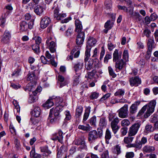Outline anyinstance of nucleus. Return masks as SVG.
<instances>
[{
	"label": "nucleus",
	"mask_w": 158,
	"mask_h": 158,
	"mask_svg": "<svg viewBox=\"0 0 158 158\" xmlns=\"http://www.w3.org/2000/svg\"><path fill=\"white\" fill-rule=\"evenodd\" d=\"M114 151L115 153L117 155L120 154L121 152L120 146L119 145H116L114 148Z\"/></svg>",
	"instance_id": "obj_61"
},
{
	"label": "nucleus",
	"mask_w": 158,
	"mask_h": 158,
	"mask_svg": "<svg viewBox=\"0 0 158 158\" xmlns=\"http://www.w3.org/2000/svg\"><path fill=\"white\" fill-rule=\"evenodd\" d=\"M44 10V8L43 6L37 5L34 8V11L37 15L40 16L43 14Z\"/></svg>",
	"instance_id": "obj_21"
},
{
	"label": "nucleus",
	"mask_w": 158,
	"mask_h": 158,
	"mask_svg": "<svg viewBox=\"0 0 158 158\" xmlns=\"http://www.w3.org/2000/svg\"><path fill=\"white\" fill-rule=\"evenodd\" d=\"M99 95V94L96 92H94L91 94V95L89 96V98L91 99H94L97 98Z\"/></svg>",
	"instance_id": "obj_51"
},
{
	"label": "nucleus",
	"mask_w": 158,
	"mask_h": 158,
	"mask_svg": "<svg viewBox=\"0 0 158 158\" xmlns=\"http://www.w3.org/2000/svg\"><path fill=\"white\" fill-rule=\"evenodd\" d=\"M81 74L78 73H76V74L73 77V85H77L80 82L79 77Z\"/></svg>",
	"instance_id": "obj_35"
},
{
	"label": "nucleus",
	"mask_w": 158,
	"mask_h": 158,
	"mask_svg": "<svg viewBox=\"0 0 158 158\" xmlns=\"http://www.w3.org/2000/svg\"><path fill=\"white\" fill-rule=\"evenodd\" d=\"M11 37V31L6 30L0 37L1 42L3 44H8L9 43Z\"/></svg>",
	"instance_id": "obj_7"
},
{
	"label": "nucleus",
	"mask_w": 158,
	"mask_h": 158,
	"mask_svg": "<svg viewBox=\"0 0 158 158\" xmlns=\"http://www.w3.org/2000/svg\"><path fill=\"white\" fill-rule=\"evenodd\" d=\"M98 132L95 130H93L89 132L88 134V140L90 143L98 139L101 138L103 134L102 128L100 127L97 129Z\"/></svg>",
	"instance_id": "obj_3"
},
{
	"label": "nucleus",
	"mask_w": 158,
	"mask_h": 158,
	"mask_svg": "<svg viewBox=\"0 0 158 158\" xmlns=\"http://www.w3.org/2000/svg\"><path fill=\"white\" fill-rule=\"evenodd\" d=\"M52 9H54L53 11L54 18L57 20H61L62 19L66 16L65 14L60 13V10L58 6H55L52 7Z\"/></svg>",
	"instance_id": "obj_8"
},
{
	"label": "nucleus",
	"mask_w": 158,
	"mask_h": 158,
	"mask_svg": "<svg viewBox=\"0 0 158 158\" xmlns=\"http://www.w3.org/2000/svg\"><path fill=\"white\" fill-rule=\"evenodd\" d=\"M112 58L111 55L109 54H106L104 58V62L105 63L107 64L108 60Z\"/></svg>",
	"instance_id": "obj_60"
},
{
	"label": "nucleus",
	"mask_w": 158,
	"mask_h": 158,
	"mask_svg": "<svg viewBox=\"0 0 158 158\" xmlns=\"http://www.w3.org/2000/svg\"><path fill=\"white\" fill-rule=\"evenodd\" d=\"M40 60L42 63L44 64H49L50 61L48 60L46 58L43 56H42L40 58Z\"/></svg>",
	"instance_id": "obj_59"
},
{
	"label": "nucleus",
	"mask_w": 158,
	"mask_h": 158,
	"mask_svg": "<svg viewBox=\"0 0 158 158\" xmlns=\"http://www.w3.org/2000/svg\"><path fill=\"white\" fill-rule=\"evenodd\" d=\"M13 104L15 106V109L16 110L17 112L19 113L20 111V108L17 101L16 100H14Z\"/></svg>",
	"instance_id": "obj_49"
},
{
	"label": "nucleus",
	"mask_w": 158,
	"mask_h": 158,
	"mask_svg": "<svg viewBox=\"0 0 158 158\" xmlns=\"http://www.w3.org/2000/svg\"><path fill=\"white\" fill-rule=\"evenodd\" d=\"M75 24L76 27L75 31L77 33H80L82 32H84L82 31V26L81 22L78 19L76 20L75 22Z\"/></svg>",
	"instance_id": "obj_22"
},
{
	"label": "nucleus",
	"mask_w": 158,
	"mask_h": 158,
	"mask_svg": "<svg viewBox=\"0 0 158 158\" xmlns=\"http://www.w3.org/2000/svg\"><path fill=\"white\" fill-rule=\"evenodd\" d=\"M77 33L76 43L77 45H80L83 44L85 39V32H82Z\"/></svg>",
	"instance_id": "obj_16"
},
{
	"label": "nucleus",
	"mask_w": 158,
	"mask_h": 158,
	"mask_svg": "<svg viewBox=\"0 0 158 158\" xmlns=\"http://www.w3.org/2000/svg\"><path fill=\"white\" fill-rule=\"evenodd\" d=\"M88 60L85 61V58L84 61L85 62V67L86 70L88 71H89L93 69H95L96 68H98V63L97 64H93V61L92 60H89L88 61Z\"/></svg>",
	"instance_id": "obj_11"
},
{
	"label": "nucleus",
	"mask_w": 158,
	"mask_h": 158,
	"mask_svg": "<svg viewBox=\"0 0 158 158\" xmlns=\"http://www.w3.org/2000/svg\"><path fill=\"white\" fill-rule=\"evenodd\" d=\"M135 154L133 152H128L126 153L125 156L126 158H133Z\"/></svg>",
	"instance_id": "obj_56"
},
{
	"label": "nucleus",
	"mask_w": 158,
	"mask_h": 158,
	"mask_svg": "<svg viewBox=\"0 0 158 158\" xmlns=\"http://www.w3.org/2000/svg\"><path fill=\"white\" fill-rule=\"evenodd\" d=\"M63 106L62 105L57 106L55 108H52L50 110L49 117L50 118L53 117V114L56 118L60 117V113L62 110Z\"/></svg>",
	"instance_id": "obj_5"
},
{
	"label": "nucleus",
	"mask_w": 158,
	"mask_h": 158,
	"mask_svg": "<svg viewBox=\"0 0 158 158\" xmlns=\"http://www.w3.org/2000/svg\"><path fill=\"white\" fill-rule=\"evenodd\" d=\"M40 149L41 152L43 153L42 156L44 157L48 156L52 153L48 149L47 147H41L40 148Z\"/></svg>",
	"instance_id": "obj_26"
},
{
	"label": "nucleus",
	"mask_w": 158,
	"mask_h": 158,
	"mask_svg": "<svg viewBox=\"0 0 158 158\" xmlns=\"http://www.w3.org/2000/svg\"><path fill=\"white\" fill-rule=\"evenodd\" d=\"M97 71L95 69H93L91 72L87 73L85 77L90 79L92 78L95 75Z\"/></svg>",
	"instance_id": "obj_36"
},
{
	"label": "nucleus",
	"mask_w": 158,
	"mask_h": 158,
	"mask_svg": "<svg viewBox=\"0 0 158 158\" xmlns=\"http://www.w3.org/2000/svg\"><path fill=\"white\" fill-rule=\"evenodd\" d=\"M53 102L55 103L57 106L61 105H60L63 102V99L62 98L60 97H55L54 96L51 97Z\"/></svg>",
	"instance_id": "obj_29"
},
{
	"label": "nucleus",
	"mask_w": 158,
	"mask_h": 158,
	"mask_svg": "<svg viewBox=\"0 0 158 158\" xmlns=\"http://www.w3.org/2000/svg\"><path fill=\"white\" fill-rule=\"evenodd\" d=\"M155 150L154 147L149 145H146L143 146L142 151L144 154L150 153L153 152Z\"/></svg>",
	"instance_id": "obj_24"
},
{
	"label": "nucleus",
	"mask_w": 158,
	"mask_h": 158,
	"mask_svg": "<svg viewBox=\"0 0 158 158\" xmlns=\"http://www.w3.org/2000/svg\"><path fill=\"white\" fill-rule=\"evenodd\" d=\"M129 81L131 86H137L140 84L141 82L140 78L138 76H135L130 78Z\"/></svg>",
	"instance_id": "obj_12"
},
{
	"label": "nucleus",
	"mask_w": 158,
	"mask_h": 158,
	"mask_svg": "<svg viewBox=\"0 0 158 158\" xmlns=\"http://www.w3.org/2000/svg\"><path fill=\"white\" fill-rule=\"evenodd\" d=\"M107 125V122L105 119H100L99 122V125L102 128L103 127H106Z\"/></svg>",
	"instance_id": "obj_46"
},
{
	"label": "nucleus",
	"mask_w": 158,
	"mask_h": 158,
	"mask_svg": "<svg viewBox=\"0 0 158 158\" xmlns=\"http://www.w3.org/2000/svg\"><path fill=\"white\" fill-rule=\"evenodd\" d=\"M73 28L69 27L65 31V35L67 37H70L73 35Z\"/></svg>",
	"instance_id": "obj_39"
},
{
	"label": "nucleus",
	"mask_w": 158,
	"mask_h": 158,
	"mask_svg": "<svg viewBox=\"0 0 158 158\" xmlns=\"http://www.w3.org/2000/svg\"><path fill=\"white\" fill-rule=\"evenodd\" d=\"M14 144H15V147L17 150H19L20 148V145L19 141L17 139H15L14 141Z\"/></svg>",
	"instance_id": "obj_54"
},
{
	"label": "nucleus",
	"mask_w": 158,
	"mask_h": 158,
	"mask_svg": "<svg viewBox=\"0 0 158 158\" xmlns=\"http://www.w3.org/2000/svg\"><path fill=\"white\" fill-rule=\"evenodd\" d=\"M76 51V48H73L70 52V55L67 56V59L68 60H72L73 59V54Z\"/></svg>",
	"instance_id": "obj_47"
},
{
	"label": "nucleus",
	"mask_w": 158,
	"mask_h": 158,
	"mask_svg": "<svg viewBox=\"0 0 158 158\" xmlns=\"http://www.w3.org/2000/svg\"><path fill=\"white\" fill-rule=\"evenodd\" d=\"M63 134L61 131L59 130L58 133H55L53 135V137L51 139L53 140H58L61 143L63 138Z\"/></svg>",
	"instance_id": "obj_18"
},
{
	"label": "nucleus",
	"mask_w": 158,
	"mask_h": 158,
	"mask_svg": "<svg viewBox=\"0 0 158 158\" xmlns=\"http://www.w3.org/2000/svg\"><path fill=\"white\" fill-rule=\"evenodd\" d=\"M83 66V62L82 61H78L74 64L73 68L76 73H79L81 74Z\"/></svg>",
	"instance_id": "obj_14"
},
{
	"label": "nucleus",
	"mask_w": 158,
	"mask_h": 158,
	"mask_svg": "<svg viewBox=\"0 0 158 158\" xmlns=\"http://www.w3.org/2000/svg\"><path fill=\"white\" fill-rule=\"evenodd\" d=\"M119 122L118 119H113L111 122V127L114 134L117 133L119 128L118 125Z\"/></svg>",
	"instance_id": "obj_15"
},
{
	"label": "nucleus",
	"mask_w": 158,
	"mask_h": 158,
	"mask_svg": "<svg viewBox=\"0 0 158 158\" xmlns=\"http://www.w3.org/2000/svg\"><path fill=\"white\" fill-rule=\"evenodd\" d=\"M30 156L31 157L33 158H41L42 156L41 155L35 153V148L34 147H32L31 150L30 152Z\"/></svg>",
	"instance_id": "obj_30"
},
{
	"label": "nucleus",
	"mask_w": 158,
	"mask_h": 158,
	"mask_svg": "<svg viewBox=\"0 0 158 158\" xmlns=\"http://www.w3.org/2000/svg\"><path fill=\"white\" fill-rule=\"evenodd\" d=\"M34 22L31 20L29 23H27L26 21H21L19 23V30L21 31H26L28 28L31 29L33 27Z\"/></svg>",
	"instance_id": "obj_6"
},
{
	"label": "nucleus",
	"mask_w": 158,
	"mask_h": 158,
	"mask_svg": "<svg viewBox=\"0 0 158 158\" xmlns=\"http://www.w3.org/2000/svg\"><path fill=\"white\" fill-rule=\"evenodd\" d=\"M111 137V132L108 129H107L106 131L105 138L106 139V142L107 143V140L110 139Z\"/></svg>",
	"instance_id": "obj_41"
},
{
	"label": "nucleus",
	"mask_w": 158,
	"mask_h": 158,
	"mask_svg": "<svg viewBox=\"0 0 158 158\" xmlns=\"http://www.w3.org/2000/svg\"><path fill=\"white\" fill-rule=\"evenodd\" d=\"M141 123V121L138 120L132 125L129 128L128 134L130 136H134L137 133Z\"/></svg>",
	"instance_id": "obj_4"
},
{
	"label": "nucleus",
	"mask_w": 158,
	"mask_h": 158,
	"mask_svg": "<svg viewBox=\"0 0 158 158\" xmlns=\"http://www.w3.org/2000/svg\"><path fill=\"white\" fill-rule=\"evenodd\" d=\"M155 44L153 38L148 39L147 42V49L152 50L155 47Z\"/></svg>",
	"instance_id": "obj_25"
},
{
	"label": "nucleus",
	"mask_w": 158,
	"mask_h": 158,
	"mask_svg": "<svg viewBox=\"0 0 158 158\" xmlns=\"http://www.w3.org/2000/svg\"><path fill=\"white\" fill-rule=\"evenodd\" d=\"M143 34L147 38H149L150 36L151 31L150 30L146 28L143 31Z\"/></svg>",
	"instance_id": "obj_50"
},
{
	"label": "nucleus",
	"mask_w": 158,
	"mask_h": 158,
	"mask_svg": "<svg viewBox=\"0 0 158 158\" xmlns=\"http://www.w3.org/2000/svg\"><path fill=\"white\" fill-rule=\"evenodd\" d=\"M31 48L32 50L35 53L38 54L40 53L39 45L35 44L32 45Z\"/></svg>",
	"instance_id": "obj_38"
},
{
	"label": "nucleus",
	"mask_w": 158,
	"mask_h": 158,
	"mask_svg": "<svg viewBox=\"0 0 158 158\" xmlns=\"http://www.w3.org/2000/svg\"><path fill=\"white\" fill-rule=\"evenodd\" d=\"M90 109L91 107L90 106H88L86 108L85 110V112L83 118H88L90 112Z\"/></svg>",
	"instance_id": "obj_43"
},
{
	"label": "nucleus",
	"mask_w": 158,
	"mask_h": 158,
	"mask_svg": "<svg viewBox=\"0 0 158 158\" xmlns=\"http://www.w3.org/2000/svg\"><path fill=\"white\" fill-rule=\"evenodd\" d=\"M38 99V96L36 95L32 94L30 95L28 102L29 103H33Z\"/></svg>",
	"instance_id": "obj_34"
},
{
	"label": "nucleus",
	"mask_w": 158,
	"mask_h": 158,
	"mask_svg": "<svg viewBox=\"0 0 158 158\" xmlns=\"http://www.w3.org/2000/svg\"><path fill=\"white\" fill-rule=\"evenodd\" d=\"M54 104V103L53 102L51 97L43 104L42 106L46 109H48L53 106Z\"/></svg>",
	"instance_id": "obj_28"
},
{
	"label": "nucleus",
	"mask_w": 158,
	"mask_h": 158,
	"mask_svg": "<svg viewBox=\"0 0 158 158\" xmlns=\"http://www.w3.org/2000/svg\"><path fill=\"white\" fill-rule=\"evenodd\" d=\"M58 79L60 85V88H61L67 84L66 81L65 80L63 76L59 75L58 77Z\"/></svg>",
	"instance_id": "obj_31"
},
{
	"label": "nucleus",
	"mask_w": 158,
	"mask_h": 158,
	"mask_svg": "<svg viewBox=\"0 0 158 158\" xmlns=\"http://www.w3.org/2000/svg\"><path fill=\"white\" fill-rule=\"evenodd\" d=\"M108 70L110 76H112L113 78H114L116 77V74L115 73L113 69L111 66L108 67Z\"/></svg>",
	"instance_id": "obj_44"
},
{
	"label": "nucleus",
	"mask_w": 158,
	"mask_h": 158,
	"mask_svg": "<svg viewBox=\"0 0 158 158\" xmlns=\"http://www.w3.org/2000/svg\"><path fill=\"white\" fill-rule=\"evenodd\" d=\"M130 124V121L127 119H124L121 122V125L123 126H127Z\"/></svg>",
	"instance_id": "obj_52"
},
{
	"label": "nucleus",
	"mask_w": 158,
	"mask_h": 158,
	"mask_svg": "<svg viewBox=\"0 0 158 158\" xmlns=\"http://www.w3.org/2000/svg\"><path fill=\"white\" fill-rule=\"evenodd\" d=\"M83 111L82 106H77L76 109L75 116L77 118H79L82 114Z\"/></svg>",
	"instance_id": "obj_33"
},
{
	"label": "nucleus",
	"mask_w": 158,
	"mask_h": 158,
	"mask_svg": "<svg viewBox=\"0 0 158 158\" xmlns=\"http://www.w3.org/2000/svg\"><path fill=\"white\" fill-rule=\"evenodd\" d=\"M51 23V19L49 17L45 16L41 19L40 23V27L43 29L47 27Z\"/></svg>",
	"instance_id": "obj_13"
},
{
	"label": "nucleus",
	"mask_w": 158,
	"mask_h": 158,
	"mask_svg": "<svg viewBox=\"0 0 158 158\" xmlns=\"http://www.w3.org/2000/svg\"><path fill=\"white\" fill-rule=\"evenodd\" d=\"M156 104L155 100L151 101L142 107L138 113L137 117H139V118H141L143 117L144 118H148L154 112Z\"/></svg>",
	"instance_id": "obj_1"
},
{
	"label": "nucleus",
	"mask_w": 158,
	"mask_h": 158,
	"mask_svg": "<svg viewBox=\"0 0 158 158\" xmlns=\"http://www.w3.org/2000/svg\"><path fill=\"white\" fill-rule=\"evenodd\" d=\"M152 50L147 49L146 54L145 56V58L147 60H148L150 58Z\"/></svg>",
	"instance_id": "obj_62"
},
{
	"label": "nucleus",
	"mask_w": 158,
	"mask_h": 158,
	"mask_svg": "<svg viewBox=\"0 0 158 158\" xmlns=\"http://www.w3.org/2000/svg\"><path fill=\"white\" fill-rule=\"evenodd\" d=\"M27 80L31 81V82H33L34 84H36L37 82V79L35 78L34 71L29 72L27 76Z\"/></svg>",
	"instance_id": "obj_19"
},
{
	"label": "nucleus",
	"mask_w": 158,
	"mask_h": 158,
	"mask_svg": "<svg viewBox=\"0 0 158 158\" xmlns=\"http://www.w3.org/2000/svg\"><path fill=\"white\" fill-rule=\"evenodd\" d=\"M47 48L50 50L51 53H54L56 51V45L55 42L52 40L51 38L48 39L46 42Z\"/></svg>",
	"instance_id": "obj_10"
},
{
	"label": "nucleus",
	"mask_w": 158,
	"mask_h": 158,
	"mask_svg": "<svg viewBox=\"0 0 158 158\" xmlns=\"http://www.w3.org/2000/svg\"><path fill=\"white\" fill-rule=\"evenodd\" d=\"M135 137L132 136H130L128 134V136L125 137L123 140L124 143L126 144H129L131 143L134 139Z\"/></svg>",
	"instance_id": "obj_37"
},
{
	"label": "nucleus",
	"mask_w": 158,
	"mask_h": 158,
	"mask_svg": "<svg viewBox=\"0 0 158 158\" xmlns=\"http://www.w3.org/2000/svg\"><path fill=\"white\" fill-rule=\"evenodd\" d=\"M128 128L126 127H123L121 128L120 132L122 136L125 135L127 132Z\"/></svg>",
	"instance_id": "obj_58"
},
{
	"label": "nucleus",
	"mask_w": 158,
	"mask_h": 158,
	"mask_svg": "<svg viewBox=\"0 0 158 158\" xmlns=\"http://www.w3.org/2000/svg\"><path fill=\"white\" fill-rule=\"evenodd\" d=\"M122 52L119 51L117 49H115L113 53V62H116V61L120 60L121 58Z\"/></svg>",
	"instance_id": "obj_23"
},
{
	"label": "nucleus",
	"mask_w": 158,
	"mask_h": 158,
	"mask_svg": "<svg viewBox=\"0 0 158 158\" xmlns=\"http://www.w3.org/2000/svg\"><path fill=\"white\" fill-rule=\"evenodd\" d=\"M6 19L5 18L1 17L0 18V26L2 28L4 27L5 25Z\"/></svg>",
	"instance_id": "obj_53"
},
{
	"label": "nucleus",
	"mask_w": 158,
	"mask_h": 158,
	"mask_svg": "<svg viewBox=\"0 0 158 158\" xmlns=\"http://www.w3.org/2000/svg\"><path fill=\"white\" fill-rule=\"evenodd\" d=\"M110 93H108L105 94L102 98H100V101L102 102H104V101L109 98L110 97Z\"/></svg>",
	"instance_id": "obj_55"
},
{
	"label": "nucleus",
	"mask_w": 158,
	"mask_h": 158,
	"mask_svg": "<svg viewBox=\"0 0 158 158\" xmlns=\"http://www.w3.org/2000/svg\"><path fill=\"white\" fill-rule=\"evenodd\" d=\"M36 84L31 82L30 83L27 84L26 86L24 88V89L26 92L33 91L35 89Z\"/></svg>",
	"instance_id": "obj_27"
},
{
	"label": "nucleus",
	"mask_w": 158,
	"mask_h": 158,
	"mask_svg": "<svg viewBox=\"0 0 158 158\" xmlns=\"http://www.w3.org/2000/svg\"><path fill=\"white\" fill-rule=\"evenodd\" d=\"M128 107V105L127 104H125L123 107L118 110V116L119 117L122 118L127 117Z\"/></svg>",
	"instance_id": "obj_9"
},
{
	"label": "nucleus",
	"mask_w": 158,
	"mask_h": 158,
	"mask_svg": "<svg viewBox=\"0 0 158 158\" xmlns=\"http://www.w3.org/2000/svg\"><path fill=\"white\" fill-rule=\"evenodd\" d=\"M105 6L106 9L110 10L112 7V2L111 0H106L105 2Z\"/></svg>",
	"instance_id": "obj_40"
},
{
	"label": "nucleus",
	"mask_w": 158,
	"mask_h": 158,
	"mask_svg": "<svg viewBox=\"0 0 158 158\" xmlns=\"http://www.w3.org/2000/svg\"><path fill=\"white\" fill-rule=\"evenodd\" d=\"M21 69L19 68H18L15 70L14 72L11 74L12 76H15L17 77L19 75V73L21 71Z\"/></svg>",
	"instance_id": "obj_57"
},
{
	"label": "nucleus",
	"mask_w": 158,
	"mask_h": 158,
	"mask_svg": "<svg viewBox=\"0 0 158 158\" xmlns=\"http://www.w3.org/2000/svg\"><path fill=\"white\" fill-rule=\"evenodd\" d=\"M125 91L122 89H119L114 94V95L116 96H123L124 95Z\"/></svg>",
	"instance_id": "obj_48"
},
{
	"label": "nucleus",
	"mask_w": 158,
	"mask_h": 158,
	"mask_svg": "<svg viewBox=\"0 0 158 158\" xmlns=\"http://www.w3.org/2000/svg\"><path fill=\"white\" fill-rule=\"evenodd\" d=\"M41 113V110L38 106L34 107L32 112V115L36 118L39 117Z\"/></svg>",
	"instance_id": "obj_32"
},
{
	"label": "nucleus",
	"mask_w": 158,
	"mask_h": 158,
	"mask_svg": "<svg viewBox=\"0 0 158 158\" xmlns=\"http://www.w3.org/2000/svg\"><path fill=\"white\" fill-rule=\"evenodd\" d=\"M115 70L116 72H118V70L119 71L121 70L124 67V66L126 64L125 62L122 59L115 62Z\"/></svg>",
	"instance_id": "obj_17"
},
{
	"label": "nucleus",
	"mask_w": 158,
	"mask_h": 158,
	"mask_svg": "<svg viewBox=\"0 0 158 158\" xmlns=\"http://www.w3.org/2000/svg\"><path fill=\"white\" fill-rule=\"evenodd\" d=\"M123 59L125 60L126 61H128V60L129 55L128 51L127 50H124L123 51Z\"/></svg>",
	"instance_id": "obj_45"
},
{
	"label": "nucleus",
	"mask_w": 158,
	"mask_h": 158,
	"mask_svg": "<svg viewBox=\"0 0 158 158\" xmlns=\"http://www.w3.org/2000/svg\"><path fill=\"white\" fill-rule=\"evenodd\" d=\"M42 88L40 86H38L36 89L35 90L32 92V93L33 94L35 95L37 94L38 93L41 92L42 91Z\"/></svg>",
	"instance_id": "obj_63"
},
{
	"label": "nucleus",
	"mask_w": 158,
	"mask_h": 158,
	"mask_svg": "<svg viewBox=\"0 0 158 158\" xmlns=\"http://www.w3.org/2000/svg\"><path fill=\"white\" fill-rule=\"evenodd\" d=\"M97 42L96 40L93 37H89L86 44V49L85 52V60H89L90 56V52L92 47L94 46Z\"/></svg>",
	"instance_id": "obj_2"
},
{
	"label": "nucleus",
	"mask_w": 158,
	"mask_h": 158,
	"mask_svg": "<svg viewBox=\"0 0 158 158\" xmlns=\"http://www.w3.org/2000/svg\"><path fill=\"white\" fill-rule=\"evenodd\" d=\"M128 8L127 12H126L127 13L129 14L130 17H132L133 14V6L129 8Z\"/></svg>",
	"instance_id": "obj_64"
},
{
	"label": "nucleus",
	"mask_w": 158,
	"mask_h": 158,
	"mask_svg": "<svg viewBox=\"0 0 158 158\" xmlns=\"http://www.w3.org/2000/svg\"><path fill=\"white\" fill-rule=\"evenodd\" d=\"M138 107L134 104H132L129 108V115L130 118H134L135 114L137 112Z\"/></svg>",
	"instance_id": "obj_20"
},
{
	"label": "nucleus",
	"mask_w": 158,
	"mask_h": 158,
	"mask_svg": "<svg viewBox=\"0 0 158 158\" xmlns=\"http://www.w3.org/2000/svg\"><path fill=\"white\" fill-rule=\"evenodd\" d=\"M145 129L148 132H153L154 130V127L151 125L149 124L146 125Z\"/></svg>",
	"instance_id": "obj_42"
}]
</instances>
